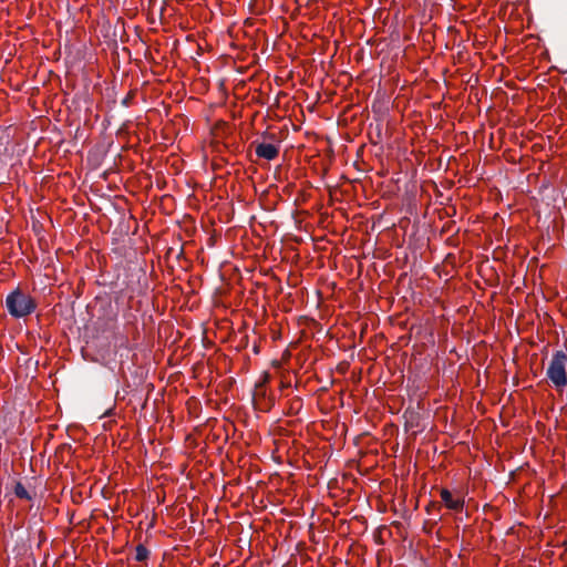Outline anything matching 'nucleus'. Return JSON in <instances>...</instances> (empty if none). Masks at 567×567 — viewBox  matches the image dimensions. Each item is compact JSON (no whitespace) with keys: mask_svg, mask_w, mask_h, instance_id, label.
Wrapping results in <instances>:
<instances>
[{"mask_svg":"<svg viewBox=\"0 0 567 567\" xmlns=\"http://www.w3.org/2000/svg\"><path fill=\"white\" fill-rule=\"evenodd\" d=\"M567 354L563 350L553 353L551 360L546 371V375L557 390H563L567 385Z\"/></svg>","mask_w":567,"mask_h":567,"instance_id":"obj_1","label":"nucleus"},{"mask_svg":"<svg viewBox=\"0 0 567 567\" xmlns=\"http://www.w3.org/2000/svg\"><path fill=\"white\" fill-rule=\"evenodd\" d=\"M6 306L11 316L21 318L34 311L35 301L21 290H16L7 297Z\"/></svg>","mask_w":567,"mask_h":567,"instance_id":"obj_2","label":"nucleus"},{"mask_svg":"<svg viewBox=\"0 0 567 567\" xmlns=\"http://www.w3.org/2000/svg\"><path fill=\"white\" fill-rule=\"evenodd\" d=\"M268 380V375H266L265 380L256 383L255 390L252 393V403L255 409H258L260 411H267L272 405V402L270 399L267 398V390L265 386V383Z\"/></svg>","mask_w":567,"mask_h":567,"instance_id":"obj_3","label":"nucleus"},{"mask_svg":"<svg viewBox=\"0 0 567 567\" xmlns=\"http://www.w3.org/2000/svg\"><path fill=\"white\" fill-rule=\"evenodd\" d=\"M256 155L267 161H272L279 155V145L254 142Z\"/></svg>","mask_w":567,"mask_h":567,"instance_id":"obj_4","label":"nucleus"},{"mask_svg":"<svg viewBox=\"0 0 567 567\" xmlns=\"http://www.w3.org/2000/svg\"><path fill=\"white\" fill-rule=\"evenodd\" d=\"M441 498L445 506L452 511L461 512L464 507V499L460 496L455 497L453 493L446 488L441 489Z\"/></svg>","mask_w":567,"mask_h":567,"instance_id":"obj_5","label":"nucleus"},{"mask_svg":"<svg viewBox=\"0 0 567 567\" xmlns=\"http://www.w3.org/2000/svg\"><path fill=\"white\" fill-rule=\"evenodd\" d=\"M14 494L19 498L31 499V495L29 494L24 485L20 482H18L14 486Z\"/></svg>","mask_w":567,"mask_h":567,"instance_id":"obj_6","label":"nucleus"},{"mask_svg":"<svg viewBox=\"0 0 567 567\" xmlns=\"http://www.w3.org/2000/svg\"><path fill=\"white\" fill-rule=\"evenodd\" d=\"M148 555H150V551H148V549L144 545L140 544L136 547V549H135V559L137 561L146 560Z\"/></svg>","mask_w":567,"mask_h":567,"instance_id":"obj_7","label":"nucleus"},{"mask_svg":"<svg viewBox=\"0 0 567 567\" xmlns=\"http://www.w3.org/2000/svg\"><path fill=\"white\" fill-rule=\"evenodd\" d=\"M301 406H302V401H301V399L296 398V399L291 402V406H290V409H291V410H299Z\"/></svg>","mask_w":567,"mask_h":567,"instance_id":"obj_8","label":"nucleus"},{"mask_svg":"<svg viewBox=\"0 0 567 567\" xmlns=\"http://www.w3.org/2000/svg\"><path fill=\"white\" fill-rule=\"evenodd\" d=\"M128 103H130V97L126 96L123 101H122V104L125 105V106H128Z\"/></svg>","mask_w":567,"mask_h":567,"instance_id":"obj_9","label":"nucleus"},{"mask_svg":"<svg viewBox=\"0 0 567 567\" xmlns=\"http://www.w3.org/2000/svg\"><path fill=\"white\" fill-rule=\"evenodd\" d=\"M288 386H290L289 382H281V388H288Z\"/></svg>","mask_w":567,"mask_h":567,"instance_id":"obj_10","label":"nucleus"}]
</instances>
